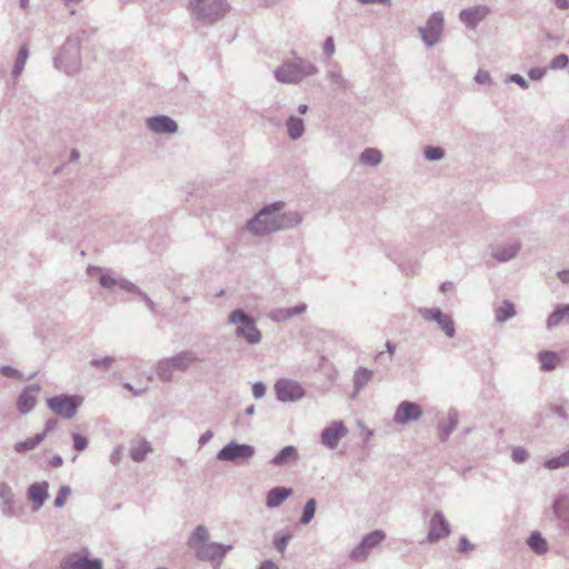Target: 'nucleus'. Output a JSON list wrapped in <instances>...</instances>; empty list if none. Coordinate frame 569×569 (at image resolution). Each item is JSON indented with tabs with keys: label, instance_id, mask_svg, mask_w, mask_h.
Instances as JSON below:
<instances>
[{
	"label": "nucleus",
	"instance_id": "obj_4",
	"mask_svg": "<svg viewBox=\"0 0 569 569\" xmlns=\"http://www.w3.org/2000/svg\"><path fill=\"white\" fill-rule=\"evenodd\" d=\"M197 360L192 351H181L173 357L159 360L156 367L157 376L160 380L169 382L173 378V371H186Z\"/></svg>",
	"mask_w": 569,
	"mask_h": 569
},
{
	"label": "nucleus",
	"instance_id": "obj_36",
	"mask_svg": "<svg viewBox=\"0 0 569 569\" xmlns=\"http://www.w3.org/2000/svg\"><path fill=\"white\" fill-rule=\"evenodd\" d=\"M152 448L146 440L133 445L130 449V458L136 462H142Z\"/></svg>",
	"mask_w": 569,
	"mask_h": 569
},
{
	"label": "nucleus",
	"instance_id": "obj_40",
	"mask_svg": "<svg viewBox=\"0 0 569 569\" xmlns=\"http://www.w3.org/2000/svg\"><path fill=\"white\" fill-rule=\"evenodd\" d=\"M545 468L555 470L563 467H569V450L543 462Z\"/></svg>",
	"mask_w": 569,
	"mask_h": 569
},
{
	"label": "nucleus",
	"instance_id": "obj_55",
	"mask_svg": "<svg viewBox=\"0 0 569 569\" xmlns=\"http://www.w3.org/2000/svg\"><path fill=\"white\" fill-rule=\"evenodd\" d=\"M336 51L335 41L332 37H328L323 42V52L330 58Z\"/></svg>",
	"mask_w": 569,
	"mask_h": 569
},
{
	"label": "nucleus",
	"instance_id": "obj_56",
	"mask_svg": "<svg viewBox=\"0 0 569 569\" xmlns=\"http://www.w3.org/2000/svg\"><path fill=\"white\" fill-rule=\"evenodd\" d=\"M528 458V452L522 448H516L512 451V460L515 462H523Z\"/></svg>",
	"mask_w": 569,
	"mask_h": 569
},
{
	"label": "nucleus",
	"instance_id": "obj_60",
	"mask_svg": "<svg viewBox=\"0 0 569 569\" xmlns=\"http://www.w3.org/2000/svg\"><path fill=\"white\" fill-rule=\"evenodd\" d=\"M213 436L214 435L211 430H207L204 433H202L198 440L199 448L206 446L213 438Z\"/></svg>",
	"mask_w": 569,
	"mask_h": 569
},
{
	"label": "nucleus",
	"instance_id": "obj_22",
	"mask_svg": "<svg viewBox=\"0 0 569 569\" xmlns=\"http://www.w3.org/2000/svg\"><path fill=\"white\" fill-rule=\"evenodd\" d=\"M49 483L47 481L34 482L28 488V498L36 505L34 510L43 506L48 499Z\"/></svg>",
	"mask_w": 569,
	"mask_h": 569
},
{
	"label": "nucleus",
	"instance_id": "obj_1",
	"mask_svg": "<svg viewBox=\"0 0 569 569\" xmlns=\"http://www.w3.org/2000/svg\"><path fill=\"white\" fill-rule=\"evenodd\" d=\"M295 59L286 60L280 67L274 70V78L282 83H298L307 77L313 76L318 72L317 67L308 60L296 56Z\"/></svg>",
	"mask_w": 569,
	"mask_h": 569
},
{
	"label": "nucleus",
	"instance_id": "obj_18",
	"mask_svg": "<svg viewBox=\"0 0 569 569\" xmlns=\"http://www.w3.org/2000/svg\"><path fill=\"white\" fill-rule=\"evenodd\" d=\"M0 512L7 518H13L19 512L13 490L7 482L0 483Z\"/></svg>",
	"mask_w": 569,
	"mask_h": 569
},
{
	"label": "nucleus",
	"instance_id": "obj_53",
	"mask_svg": "<svg viewBox=\"0 0 569 569\" xmlns=\"http://www.w3.org/2000/svg\"><path fill=\"white\" fill-rule=\"evenodd\" d=\"M114 362V358L113 357H104L102 359H92L90 361V365L92 367H96V368H108L110 367L112 363Z\"/></svg>",
	"mask_w": 569,
	"mask_h": 569
},
{
	"label": "nucleus",
	"instance_id": "obj_34",
	"mask_svg": "<svg viewBox=\"0 0 569 569\" xmlns=\"http://www.w3.org/2000/svg\"><path fill=\"white\" fill-rule=\"evenodd\" d=\"M495 316H496V321L498 323H503V322L508 321L509 319H511L516 316L515 305L509 300H505L501 306L496 308Z\"/></svg>",
	"mask_w": 569,
	"mask_h": 569
},
{
	"label": "nucleus",
	"instance_id": "obj_31",
	"mask_svg": "<svg viewBox=\"0 0 569 569\" xmlns=\"http://www.w3.org/2000/svg\"><path fill=\"white\" fill-rule=\"evenodd\" d=\"M458 413L457 411H450L449 412V417H448V422L447 423H439L438 425V430H439V440L441 442H445L448 440V438L450 437V435L453 432V430L457 428L458 426Z\"/></svg>",
	"mask_w": 569,
	"mask_h": 569
},
{
	"label": "nucleus",
	"instance_id": "obj_35",
	"mask_svg": "<svg viewBox=\"0 0 569 569\" xmlns=\"http://www.w3.org/2000/svg\"><path fill=\"white\" fill-rule=\"evenodd\" d=\"M46 438V433H37L32 438H28L24 441H19L14 445V451L18 453H24L27 451L33 450L38 447Z\"/></svg>",
	"mask_w": 569,
	"mask_h": 569
},
{
	"label": "nucleus",
	"instance_id": "obj_10",
	"mask_svg": "<svg viewBox=\"0 0 569 569\" xmlns=\"http://www.w3.org/2000/svg\"><path fill=\"white\" fill-rule=\"evenodd\" d=\"M445 27V18L441 11L429 16L426 26L419 27V33L428 48L433 47L441 38Z\"/></svg>",
	"mask_w": 569,
	"mask_h": 569
},
{
	"label": "nucleus",
	"instance_id": "obj_8",
	"mask_svg": "<svg viewBox=\"0 0 569 569\" xmlns=\"http://www.w3.org/2000/svg\"><path fill=\"white\" fill-rule=\"evenodd\" d=\"M83 399L80 396L59 395L47 399V405L57 416L71 419L73 418Z\"/></svg>",
	"mask_w": 569,
	"mask_h": 569
},
{
	"label": "nucleus",
	"instance_id": "obj_43",
	"mask_svg": "<svg viewBox=\"0 0 569 569\" xmlns=\"http://www.w3.org/2000/svg\"><path fill=\"white\" fill-rule=\"evenodd\" d=\"M292 535L290 532L286 533H276L273 537V546L280 552L283 553L287 549L289 541L291 540Z\"/></svg>",
	"mask_w": 569,
	"mask_h": 569
},
{
	"label": "nucleus",
	"instance_id": "obj_6",
	"mask_svg": "<svg viewBox=\"0 0 569 569\" xmlns=\"http://www.w3.org/2000/svg\"><path fill=\"white\" fill-rule=\"evenodd\" d=\"M54 64L67 74H73L80 69V42L78 39H67L54 59Z\"/></svg>",
	"mask_w": 569,
	"mask_h": 569
},
{
	"label": "nucleus",
	"instance_id": "obj_17",
	"mask_svg": "<svg viewBox=\"0 0 569 569\" xmlns=\"http://www.w3.org/2000/svg\"><path fill=\"white\" fill-rule=\"evenodd\" d=\"M347 433L348 429L342 421H333L321 431V443L329 449H335Z\"/></svg>",
	"mask_w": 569,
	"mask_h": 569
},
{
	"label": "nucleus",
	"instance_id": "obj_19",
	"mask_svg": "<svg viewBox=\"0 0 569 569\" xmlns=\"http://www.w3.org/2000/svg\"><path fill=\"white\" fill-rule=\"evenodd\" d=\"M146 126L150 131L160 134H172L179 129L178 123L172 118L164 114L147 118Z\"/></svg>",
	"mask_w": 569,
	"mask_h": 569
},
{
	"label": "nucleus",
	"instance_id": "obj_63",
	"mask_svg": "<svg viewBox=\"0 0 569 569\" xmlns=\"http://www.w3.org/2000/svg\"><path fill=\"white\" fill-rule=\"evenodd\" d=\"M62 463H63V459H62V457H61V456H59V455L53 456V457L51 458V460H50V465H51V467H53V468H59V467H61V466H62Z\"/></svg>",
	"mask_w": 569,
	"mask_h": 569
},
{
	"label": "nucleus",
	"instance_id": "obj_12",
	"mask_svg": "<svg viewBox=\"0 0 569 569\" xmlns=\"http://www.w3.org/2000/svg\"><path fill=\"white\" fill-rule=\"evenodd\" d=\"M233 548L232 545H222L218 542L202 543L194 551L196 558L201 561L213 562V569H219L220 565L226 557V553Z\"/></svg>",
	"mask_w": 569,
	"mask_h": 569
},
{
	"label": "nucleus",
	"instance_id": "obj_57",
	"mask_svg": "<svg viewBox=\"0 0 569 569\" xmlns=\"http://www.w3.org/2000/svg\"><path fill=\"white\" fill-rule=\"evenodd\" d=\"M266 393V386L263 382H256L253 383L252 386V395L256 399H260L264 396Z\"/></svg>",
	"mask_w": 569,
	"mask_h": 569
},
{
	"label": "nucleus",
	"instance_id": "obj_50",
	"mask_svg": "<svg viewBox=\"0 0 569 569\" xmlns=\"http://www.w3.org/2000/svg\"><path fill=\"white\" fill-rule=\"evenodd\" d=\"M550 413L558 416L563 421L568 418L566 409L559 405H550L548 411L545 413L546 418H549Z\"/></svg>",
	"mask_w": 569,
	"mask_h": 569
},
{
	"label": "nucleus",
	"instance_id": "obj_15",
	"mask_svg": "<svg viewBox=\"0 0 569 569\" xmlns=\"http://www.w3.org/2000/svg\"><path fill=\"white\" fill-rule=\"evenodd\" d=\"M420 315L426 321H435L446 333L447 337L452 338L456 333L453 320L450 316L443 313L439 308L420 309Z\"/></svg>",
	"mask_w": 569,
	"mask_h": 569
},
{
	"label": "nucleus",
	"instance_id": "obj_25",
	"mask_svg": "<svg viewBox=\"0 0 569 569\" xmlns=\"http://www.w3.org/2000/svg\"><path fill=\"white\" fill-rule=\"evenodd\" d=\"M282 206L274 210L278 230L289 229L298 226L302 221V217L297 211L281 212Z\"/></svg>",
	"mask_w": 569,
	"mask_h": 569
},
{
	"label": "nucleus",
	"instance_id": "obj_2",
	"mask_svg": "<svg viewBox=\"0 0 569 569\" xmlns=\"http://www.w3.org/2000/svg\"><path fill=\"white\" fill-rule=\"evenodd\" d=\"M191 14L204 24H213L230 11L227 0H190Z\"/></svg>",
	"mask_w": 569,
	"mask_h": 569
},
{
	"label": "nucleus",
	"instance_id": "obj_20",
	"mask_svg": "<svg viewBox=\"0 0 569 569\" xmlns=\"http://www.w3.org/2000/svg\"><path fill=\"white\" fill-rule=\"evenodd\" d=\"M40 386L37 383L26 387L18 397L17 408L20 413H29L37 403V395L40 391Z\"/></svg>",
	"mask_w": 569,
	"mask_h": 569
},
{
	"label": "nucleus",
	"instance_id": "obj_9",
	"mask_svg": "<svg viewBox=\"0 0 569 569\" xmlns=\"http://www.w3.org/2000/svg\"><path fill=\"white\" fill-rule=\"evenodd\" d=\"M100 558H91L88 549L68 553L60 562V569H102Z\"/></svg>",
	"mask_w": 569,
	"mask_h": 569
},
{
	"label": "nucleus",
	"instance_id": "obj_44",
	"mask_svg": "<svg viewBox=\"0 0 569 569\" xmlns=\"http://www.w3.org/2000/svg\"><path fill=\"white\" fill-rule=\"evenodd\" d=\"M306 309H307V306L305 303H300V305L295 306L292 308L282 309V310H280V313H283L282 318L273 317V320L282 321V320L289 319V318H291L293 316H298V315L303 313L306 311Z\"/></svg>",
	"mask_w": 569,
	"mask_h": 569
},
{
	"label": "nucleus",
	"instance_id": "obj_54",
	"mask_svg": "<svg viewBox=\"0 0 569 569\" xmlns=\"http://www.w3.org/2000/svg\"><path fill=\"white\" fill-rule=\"evenodd\" d=\"M473 545L468 540L467 537L462 536L459 540L458 551L460 553H467L473 550Z\"/></svg>",
	"mask_w": 569,
	"mask_h": 569
},
{
	"label": "nucleus",
	"instance_id": "obj_23",
	"mask_svg": "<svg viewBox=\"0 0 569 569\" xmlns=\"http://www.w3.org/2000/svg\"><path fill=\"white\" fill-rule=\"evenodd\" d=\"M372 379L373 371L371 369L366 367H358L352 376L353 391L351 393V398L355 399Z\"/></svg>",
	"mask_w": 569,
	"mask_h": 569
},
{
	"label": "nucleus",
	"instance_id": "obj_24",
	"mask_svg": "<svg viewBox=\"0 0 569 569\" xmlns=\"http://www.w3.org/2000/svg\"><path fill=\"white\" fill-rule=\"evenodd\" d=\"M299 460V452L298 449L292 446H286L283 447L271 460L270 463L274 467H286L290 465L291 462Z\"/></svg>",
	"mask_w": 569,
	"mask_h": 569
},
{
	"label": "nucleus",
	"instance_id": "obj_7",
	"mask_svg": "<svg viewBox=\"0 0 569 569\" xmlns=\"http://www.w3.org/2000/svg\"><path fill=\"white\" fill-rule=\"evenodd\" d=\"M256 449L253 446L232 440L218 451L217 459L240 466L249 463Z\"/></svg>",
	"mask_w": 569,
	"mask_h": 569
},
{
	"label": "nucleus",
	"instance_id": "obj_33",
	"mask_svg": "<svg viewBox=\"0 0 569 569\" xmlns=\"http://www.w3.org/2000/svg\"><path fill=\"white\" fill-rule=\"evenodd\" d=\"M286 126H287V133H288L289 138L292 140L300 139L305 133V123L301 118H298L296 116H290L287 119Z\"/></svg>",
	"mask_w": 569,
	"mask_h": 569
},
{
	"label": "nucleus",
	"instance_id": "obj_62",
	"mask_svg": "<svg viewBox=\"0 0 569 569\" xmlns=\"http://www.w3.org/2000/svg\"><path fill=\"white\" fill-rule=\"evenodd\" d=\"M258 569H279V567L272 560H263Z\"/></svg>",
	"mask_w": 569,
	"mask_h": 569
},
{
	"label": "nucleus",
	"instance_id": "obj_11",
	"mask_svg": "<svg viewBox=\"0 0 569 569\" xmlns=\"http://www.w3.org/2000/svg\"><path fill=\"white\" fill-rule=\"evenodd\" d=\"M386 538L382 530H373L366 535L361 541L349 552V558L356 562L366 561L369 553Z\"/></svg>",
	"mask_w": 569,
	"mask_h": 569
},
{
	"label": "nucleus",
	"instance_id": "obj_28",
	"mask_svg": "<svg viewBox=\"0 0 569 569\" xmlns=\"http://www.w3.org/2000/svg\"><path fill=\"white\" fill-rule=\"evenodd\" d=\"M520 247L519 242H513L505 247L492 248L491 256L498 262H507L518 254Z\"/></svg>",
	"mask_w": 569,
	"mask_h": 569
},
{
	"label": "nucleus",
	"instance_id": "obj_49",
	"mask_svg": "<svg viewBox=\"0 0 569 569\" xmlns=\"http://www.w3.org/2000/svg\"><path fill=\"white\" fill-rule=\"evenodd\" d=\"M72 440H73V448L77 451H83L84 449H87V447L89 445L88 439L84 436L77 433V432L72 433Z\"/></svg>",
	"mask_w": 569,
	"mask_h": 569
},
{
	"label": "nucleus",
	"instance_id": "obj_37",
	"mask_svg": "<svg viewBox=\"0 0 569 569\" xmlns=\"http://www.w3.org/2000/svg\"><path fill=\"white\" fill-rule=\"evenodd\" d=\"M359 160L363 164L378 166L382 161V153L376 148H367L360 153Z\"/></svg>",
	"mask_w": 569,
	"mask_h": 569
},
{
	"label": "nucleus",
	"instance_id": "obj_21",
	"mask_svg": "<svg viewBox=\"0 0 569 569\" xmlns=\"http://www.w3.org/2000/svg\"><path fill=\"white\" fill-rule=\"evenodd\" d=\"M489 13V9L485 6H476L472 8L463 9L459 13V19L466 26L470 28H475L480 21H482L487 14Z\"/></svg>",
	"mask_w": 569,
	"mask_h": 569
},
{
	"label": "nucleus",
	"instance_id": "obj_27",
	"mask_svg": "<svg viewBox=\"0 0 569 569\" xmlns=\"http://www.w3.org/2000/svg\"><path fill=\"white\" fill-rule=\"evenodd\" d=\"M99 283L106 289H111L114 286H119L124 291L136 290L137 286L124 278H114L110 273H101Z\"/></svg>",
	"mask_w": 569,
	"mask_h": 569
},
{
	"label": "nucleus",
	"instance_id": "obj_45",
	"mask_svg": "<svg viewBox=\"0 0 569 569\" xmlns=\"http://www.w3.org/2000/svg\"><path fill=\"white\" fill-rule=\"evenodd\" d=\"M445 157V150L441 147L429 146L425 149V158L429 161L441 160Z\"/></svg>",
	"mask_w": 569,
	"mask_h": 569
},
{
	"label": "nucleus",
	"instance_id": "obj_39",
	"mask_svg": "<svg viewBox=\"0 0 569 569\" xmlns=\"http://www.w3.org/2000/svg\"><path fill=\"white\" fill-rule=\"evenodd\" d=\"M28 57H29L28 47H27V44H23L20 47L17 58H16V61H14V66L12 69L13 78H18L22 73L26 62L28 60Z\"/></svg>",
	"mask_w": 569,
	"mask_h": 569
},
{
	"label": "nucleus",
	"instance_id": "obj_41",
	"mask_svg": "<svg viewBox=\"0 0 569 569\" xmlns=\"http://www.w3.org/2000/svg\"><path fill=\"white\" fill-rule=\"evenodd\" d=\"M328 80L336 84L339 89L347 90L350 88V82L343 77L340 70H329L327 72Z\"/></svg>",
	"mask_w": 569,
	"mask_h": 569
},
{
	"label": "nucleus",
	"instance_id": "obj_59",
	"mask_svg": "<svg viewBox=\"0 0 569 569\" xmlns=\"http://www.w3.org/2000/svg\"><path fill=\"white\" fill-rule=\"evenodd\" d=\"M545 69L532 68L529 70L528 76L531 80H540L545 76Z\"/></svg>",
	"mask_w": 569,
	"mask_h": 569
},
{
	"label": "nucleus",
	"instance_id": "obj_14",
	"mask_svg": "<svg viewBox=\"0 0 569 569\" xmlns=\"http://www.w3.org/2000/svg\"><path fill=\"white\" fill-rule=\"evenodd\" d=\"M422 416V408L420 405L412 401H401L393 415V421L397 425H408L417 421Z\"/></svg>",
	"mask_w": 569,
	"mask_h": 569
},
{
	"label": "nucleus",
	"instance_id": "obj_48",
	"mask_svg": "<svg viewBox=\"0 0 569 569\" xmlns=\"http://www.w3.org/2000/svg\"><path fill=\"white\" fill-rule=\"evenodd\" d=\"M0 372H1V375H3L7 378L17 379V380L24 379L23 375L18 369H16L11 366H7V365L1 366Z\"/></svg>",
	"mask_w": 569,
	"mask_h": 569
},
{
	"label": "nucleus",
	"instance_id": "obj_26",
	"mask_svg": "<svg viewBox=\"0 0 569 569\" xmlns=\"http://www.w3.org/2000/svg\"><path fill=\"white\" fill-rule=\"evenodd\" d=\"M292 495V489L274 487L267 492L266 506L270 509L280 507Z\"/></svg>",
	"mask_w": 569,
	"mask_h": 569
},
{
	"label": "nucleus",
	"instance_id": "obj_58",
	"mask_svg": "<svg viewBox=\"0 0 569 569\" xmlns=\"http://www.w3.org/2000/svg\"><path fill=\"white\" fill-rule=\"evenodd\" d=\"M375 360L380 363L381 366H389L392 361V358L390 355H387L385 351H380L376 355Z\"/></svg>",
	"mask_w": 569,
	"mask_h": 569
},
{
	"label": "nucleus",
	"instance_id": "obj_13",
	"mask_svg": "<svg viewBox=\"0 0 569 569\" xmlns=\"http://www.w3.org/2000/svg\"><path fill=\"white\" fill-rule=\"evenodd\" d=\"M274 392L277 399L281 402H293L300 400L306 395L303 387L290 379H279L274 383Z\"/></svg>",
	"mask_w": 569,
	"mask_h": 569
},
{
	"label": "nucleus",
	"instance_id": "obj_16",
	"mask_svg": "<svg viewBox=\"0 0 569 569\" xmlns=\"http://www.w3.org/2000/svg\"><path fill=\"white\" fill-rule=\"evenodd\" d=\"M450 532V523L445 518L443 513L441 511H436L429 521L427 540L429 542H437L448 537Z\"/></svg>",
	"mask_w": 569,
	"mask_h": 569
},
{
	"label": "nucleus",
	"instance_id": "obj_3",
	"mask_svg": "<svg viewBox=\"0 0 569 569\" xmlns=\"http://www.w3.org/2000/svg\"><path fill=\"white\" fill-rule=\"evenodd\" d=\"M228 323L236 326L234 336L244 340L248 345L261 342L262 333L256 325V319L243 309H234L228 316Z\"/></svg>",
	"mask_w": 569,
	"mask_h": 569
},
{
	"label": "nucleus",
	"instance_id": "obj_30",
	"mask_svg": "<svg viewBox=\"0 0 569 569\" xmlns=\"http://www.w3.org/2000/svg\"><path fill=\"white\" fill-rule=\"evenodd\" d=\"M527 545L538 556H543L548 552V542L539 531H532L530 533L527 539Z\"/></svg>",
	"mask_w": 569,
	"mask_h": 569
},
{
	"label": "nucleus",
	"instance_id": "obj_47",
	"mask_svg": "<svg viewBox=\"0 0 569 569\" xmlns=\"http://www.w3.org/2000/svg\"><path fill=\"white\" fill-rule=\"evenodd\" d=\"M70 492H71V490L68 486H62L56 496V499L53 502L54 507H57V508L63 507Z\"/></svg>",
	"mask_w": 569,
	"mask_h": 569
},
{
	"label": "nucleus",
	"instance_id": "obj_52",
	"mask_svg": "<svg viewBox=\"0 0 569 569\" xmlns=\"http://www.w3.org/2000/svg\"><path fill=\"white\" fill-rule=\"evenodd\" d=\"M506 82H515L517 83L521 89H527L529 87L528 81L518 73L509 74L506 78Z\"/></svg>",
	"mask_w": 569,
	"mask_h": 569
},
{
	"label": "nucleus",
	"instance_id": "obj_61",
	"mask_svg": "<svg viewBox=\"0 0 569 569\" xmlns=\"http://www.w3.org/2000/svg\"><path fill=\"white\" fill-rule=\"evenodd\" d=\"M121 455H122L121 447H117V448L112 451V453H111V456H110V461H111V463H112V465H114V466H116V465H118V463H119V461H120V459H121Z\"/></svg>",
	"mask_w": 569,
	"mask_h": 569
},
{
	"label": "nucleus",
	"instance_id": "obj_5",
	"mask_svg": "<svg viewBox=\"0 0 569 569\" xmlns=\"http://www.w3.org/2000/svg\"><path fill=\"white\" fill-rule=\"evenodd\" d=\"M280 207L281 202H274L263 207L252 219L248 221V230L252 234L259 237L278 231L274 210Z\"/></svg>",
	"mask_w": 569,
	"mask_h": 569
},
{
	"label": "nucleus",
	"instance_id": "obj_64",
	"mask_svg": "<svg viewBox=\"0 0 569 569\" xmlns=\"http://www.w3.org/2000/svg\"><path fill=\"white\" fill-rule=\"evenodd\" d=\"M558 277L563 283L569 282V270H561L558 272Z\"/></svg>",
	"mask_w": 569,
	"mask_h": 569
},
{
	"label": "nucleus",
	"instance_id": "obj_32",
	"mask_svg": "<svg viewBox=\"0 0 569 569\" xmlns=\"http://www.w3.org/2000/svg\"><path fill=\"white\" fill-rule=\"evenodd\" d=\"M565 319H569V303L559 305L556 307V309L549 315L547 319V328H556Z\"/></svg>",
	"mask_w": 569,
	"mask_h": 569
},
{
	"label": "nucleus",
	"instance_id": "obj_29",
	"mask_svg": "<svg viewBox=\"0 0 569 569\" xmlns=\"http://www.w3.org/2000/svg\"><path fill=\"white\" fill-rule=\"evenodd\" d=\"M209 537H210V535H209V530L207 529V527L199 525L194 528V530L190 535L187 545L189 548H191L196 551L197 548H199V546H201L202 543L209 542Z\"/></svg>",
	"mask_w": 569,
	"mask_h": 569
},
{
	"label": "nucleus",
	"instance_id": "obj_51",
	"mask_svg": "<svg viewBox=\"0 0 569 569\" xmlns=\"http://www.w3.org/2000/svg\"><path fill=\"white\" fill-rule=\"evenodd\" d=\"M473 79L479 84L490 86L492 83L490 73L483 69H479Z\"/></svg>",
	"mask_w": 569,
	"mask_h": 569
},
{
	"label": "nucleus",
	"instance_id": "obj_46",
	"mask_svg": "<svg viewBox=\"0 0 569 569\" xmlns=\"http://www.w3.org/2000/svg\"><path fill=\"white\" fill-rule=\"evenodd\" d=\"M569 63V57L566 53L557 54L550 61V68L553 70L565 69Z\"/></svg>",
	"mask_w": 569,
	"mask_h": 569
},
{
	"label": "nucleus",
	"instance_id": "obj_38",
	"mask_svg": "<svg viewBox=\"0 0 569 569\" xmlns=\"http://www.w3.org/2000/svg\"><path fill=\"white\" fill-rule=\"evenodd\" d=\"M540 369L543 371L553 370L559 361V357L552 351H540L538 355Z\"/></svg>",
	"mask_w": 569,
	"mask_h": 569
},
{
	"label": "nucleus",
	"instance_id": "obj_42",
	"mask_svg": "<svg viewBox=\"0 0 569 569\" xmlns=\"http://www.w3.org/2000/svg\"><path fill=\"white\" fill-rule=\"evenodd\" d=\"M317 508V501L315 498L309 499L302 510V515L300 517V523L308 525L315 517Z\"/></svg>",
	"mask_w": 569,
	"mask_h": 569
}]
</instances>
